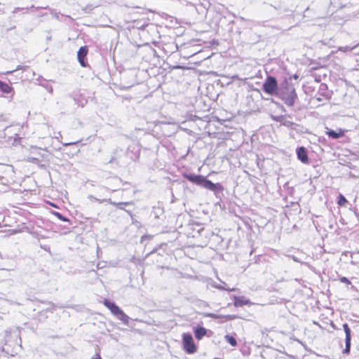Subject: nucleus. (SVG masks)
Segmentation results:
<instances>
[{
  "label": "nucleus",
  "instance_id": "obj_13",
  "mask_svg": "<svg viewBox=\"0 0 359 359\" xmlns=\"http://www.w3.org/2000/svg\"><path fill=\"white\" fill-rule=\"evenodd\" d=\"M0 90L4 93H10L13 88L7 83L0 81Z\"/></svg>",
  "mask_w": 359,
  "mask_h": 359
},
{
  "label": "nucleus",
  "instance_id": "obj_20",
  "mask_svg": "<svg viewBox=\"0 0 359 359\" xmlns=\"http://www.w3.org/2000/svg\"><path fill=\"white\" fill-rule=\"evenodd\" d=\"M121 309L116 304L115 306L110 311L115 316L118 314Z\"/></svg>",
  "mask_w": 359,
  "mask_h": 359
},
{
  "label": "nucleus",
  "instance_id": "obj_9",
  "mask_svg": "<svg viewBox=\"0 0 359 359\" xmlns=\"http://www.w3.org/2000/svg\"><path fill=\"white\" fill-rule=\"evenodd\" d=\"M326 133L332 139H338L344 135V131L341 128L338 129V130L328 129Z\"/></svg>",
  "mask_w": 359,
  "mask_h": 359
},
{
  "label": "nucleus",
  "instance_id": "obj_27",
  "mask_svg": "<svg viewBox=\"0 0 359 359\" xmlns=\"http://www.w3.org/2000/svg\"><path fill=\"white\" fill-rule=\"evenodd\" d=\"M74 101L75 102V104H78V105H81L82 107H83V104H79V102H78V99L76 98H74Z\"/></svg>",
  "mask_w": 359,
  "mask_h": 359
},
{
  "label": "nucleus",
  "instance_id": "obj_25",
  "mask_svg": "<svg viewBox=\"0 0 359 359\" xmlns=\"http://www.w3.org/2000/svg\"><path fill=\"white\" fill-rule=\"evenodd\" d=\"M205 316L206 317H210V318H218V316L216 314L212 313H206Z\"/></svg>",
  "mask_w": 359,
  "mask_h": 359
},
{
  "label": "nucleus",
  "instance_id": "obj_37",
  "mask_svg": "<svg viewBox=\"0 0 359 359\" xmlns=\"http://www.w3.org/2000/svg\"><path fill=\"white\" fill-rule=\"evenodd\" d=\"M15 336L16 337H18V335L17 334V333H15Z\"/></svg>",
  "mask_w": 359,
  "mask_h": 359
},
{
  "label": "nucleus",
  "instance_id": "obj_4",
  "mask_svg": "<svg viewBox=\"0 0 359 359\" xmlns=\"http://www.w3.org/2000/svg\"><path fill=\"white\" fill-rule=\"evenodd\" d=\"M182 344L184 350L189 354L196 352V346L194 344L192 335L190 333H183Z\"/></svg>",
  "mask_w": 359,
  "mask_h": 359
},
{
  "label": "nucleus",
  "instance_id": "obj_5",
  "mask_svg": "<svg viewBox=\"0 0 359 359\" xmlns=\"http://www.w3.org/2000/svg\"><path fill=\"white\" fill-rule=\"evenodd\" d=\"M343 329L345 332V348L342 351V353L348 354L351 350V330L347 323L343 324Z\"/></svg>",
  "mask_w": 359,
  "mask_h": 359
},
{
  "label": "nucleus",
  "instance_id": "obj_12",
  "mask_svg": "<svg viewBox=\"0 0 359 359\" xmlns=\"http://www.w3.org/2000/svg\"><path fill=\"white\" fill-rule=\"evenodd\" d=\"M116 317L121 320L123 324L128 325L129 323V317L123 311V310H121L118 314L116 316Z\"/></svg>",
  "mask_w": 359,
  "mask_h": 359
},
{
  "label": "nucleus",
  "instance_id": "obj_3",
  "mask_svg": "<svg viewBox=\"0 0 359 359\" xmlns=\"http://www.w3.org/2000/svg\"><path fill=\"white\" fill-rule=\"evenodd\" d=\"M262 90L270 95H278L280 89L278 88L277 79L273 76H268L262 85Z\"/></svg>",
  "mask_w": 359,
  "mask_h": 359
},
{
  "label": "nucleus",
  "instance_id": "obj_15",
  "mask_svg": "<svg viewBox=\"0 0 359 359\" xmlns=\"http://www.w3.org/2000/svg\"><path fill=\"white\" fill-rule=\"evenodd\" d=\"M224 338L226 341L232 346H236L237 345L236 339L233 337L226 334L225 335Z\"/></svg>",
  "mask_w": 359,
  "mask_h": 359
},
{
  "label": "nucleus",
  "instance_id": "obj_16",
  "mask_svg": "<svg viewBox=\"0 0 359 359\" xmlns=\"http://www.w3.org/2000/svg\"><path fill=\"white\" fill-rule=\"evenodd\" d=\"M347 203H348V201L346 200V198L342 194H340L338 196V202H337L339 205L344 206Z\"/></svg>",
  "mask_w": 359,
  "mask_h": 359
},
{
  "label": "nucleus",
  "instance_id": "obj_21",
  "mask_svg": "<svg viewBox=\"0 0 359 359\" xmlns=\"http://www.w3.org/2000/svg\"><path fill=\"white\" fill-rule=\"evenodd\" d=\"M215 287L217 289H219V290H227V291H234L235 290V288H232V289L226 288L223 285H216Z\"/></svg>",
  "mask_w": 359,
  "mask_h": 359
},
{
  "label": "nucleus",
  "instance_id": "obj_11",
  "mask_svg": "<svg viewBox=\"0 0 359 359\" xmlns=\"http://www.w3.org/2000/svg\"><path fill=\"white\" fill-rule=\"evenodd\" d=\"M250 304V301L248 299H246L244 297H234V306H243L244 305H248Z\"/></svg>",
  "mask_w": 359,
  "mask_h": 359
},
{
  "label": "nucleus",
  "instance_id": "obj_35",
  "mask_svg": "<svg viewBox=\"0 0 359 359\" xmlns=\"http://www.w3.org/2000/svg\"><path fill=\"white\" fill-rule=\"evenodd\" d=\"M316 99H317V100H318V101H322V100H322V98H321L320 97H317Z\"/></svg>",
  "mask_w": 359,
  "mask_h": 359
},
{
  "label": "nucleus",
  "instance_id": "obj_10",
  "mask_svg": "<svg viewBox=\"0 0 359 359\" xmlns=\"http://www.w3.org/2000/svg\"><path fill=\"white\" fill-rule=\"evenodd\" d=\"M208 330L201 326H198L194 328V335L198 340H201L205 335L207 334Z\"/></svg>",
  "mask_w": 359,
  "mask_h": 359
},
{
  "label": "nucleus",
  "instance_id": "obj_14",
  "mask_svg": "<svg viewBox=\"0 0 359 359\" xmlns=\"http://www.w3.org/2000/svg\"><path fill=\"white\" fill-rule=\"evenodd\" d=\"M279 121H280L281 124L286 126V127H292L294 123L292 122L291 121L288 120L287 118L281 116L278 119Z\"/></svg>",
  "mask_w": 359,
  "mask_h": 359
},
{
  "label": "nucleus",
  "instance_id": "obj_29",
  "mask_svg": "<svg viewBox=\"0 0 359 359\" xmlns=\"http://www.w3.org/2000/svg\"><path fill=\"white\" fill-rule=\"evenodd\" d=\"M26 68V67H22L20 65H19L16 69L15 71H17V70H19V69H25Z\"/></svg>",
  "mask_w": 359,
  "mask_h": 359
},
{
  "label": "nucleus",
  "instance_id": "obj_26",
  "mask_svg": "<svg viewBox=\"0 0 359 359\" xmlns=\"http://www.w3.org/2000/svg\"><path fill=\"white\" fill-rule=\"evenodd\" d=\"M327 88V86L325 84H321L320 86V90H324Z\"/></svg>",
  "mask_w": 359,
  "mask_h": 359
},
{
  "label": "nucleus",
  "instance_id": "obj_6",
  "mask_svg": "<svg viewBox=\"0 0 359 359\" xmlns=\"http://www.w3.org/2000/svg\"><path fill=\"white\" fill-rule=\"evenodd\" d=\"M88 47L84 46H81L77 52V59L80 65L83 67L87 66V62L85 60V57L88 54Z\"/></svg>",
  "mask_w": 359,
  "mask_h": 359
},
{
  "label": "nucleus",
  "instance_id": "obj_2",
  "mask_svg": "<svg viewBox=\"0 0 359 359\" xmlns=\"http://www.w3.org/2000/svg\"><path fill=\"white\" fill-rule=\"evenodd\" d=\"M278 95L289 107L294 105L297 97L294 86L287 80H285L282 83H280V91Z\"/></svg>",
  "mask_w": 359,
  "mask_h": 359
},
{
  "label": "nucleus",
  "instance_id": "obj_17",
  "mask_svg": "<svg viewBox=\"0 0 359 359\" xmlns=\"http://www.w3.org/2000/svg\"><path fill=\"white\" fill-rule=\"evenodd\" d=\"M104 305L108 308L110 311L115 306L116 304L108 299H104L103 302Z\"/></svg>",
  "mask_w": 359,
  "mask_h": 359
},
{
  "label": "nucleus",
  "instance_id": "obj_23",
  "mask_svg": "<svg viewBox=\"0 0 359 359\" xmlns=\"http://www.w3.org/2000/svg\"><path fill=\"white\" fill-rule=\"evenodd\" d=\"M340 281L348 285L351 284V281L346 277L340 278Z\"/></svg>",
  "mask_w": 359,
  "mask_h": 359
},
{
  "label": "nucleus",
  "instance_id": "obj_24",
  "mask_svg": "<svg viewBox=\"0 0 359 359\" xmlns=\"http://www.w3.org/2000/svg\"><path fill=\"white\" fill-rule=\"evenodd\" d=\"M0 122H8L7 117L4 114H0Z\"/></svg>",
  "mask_w": 359,
  "mask_h": 359
},
{
  "label": "nucleus",
  "instance_id": "obj_18",
  "mask_svg": "<svg viewBox=\"0 0 359 359\" xmlns=\"http://www.w3.org/2000/svg\"><path fill=\"white\" fill-rule=\"evenodd\" d=\"M54 215L62 221L69 222V219L66 217L63 216L60 212H55Z\"/></svg>",
  "mask_w": 359,
  "mask_h": 359
},
{
  "label": "nucleus",
  "instance_id": "obj_38",
  "mask_svg": "<svg viewBox=\"0 0 359 359\" xmlns=\"http://www.w3.org/2000/svg\"><path fill=\"white\" fill-rule=\"evenodd\" d=\"M358 252L359 253V251Z\"/></svg>",
  "mask_w": 359,
  "mask_h": 359
},
{
  "label": "nucleus",
  "instance_id": "obj_19",
  "mask_svg": "<svg viewBox=\"0 0 359 359\" xmlns=\"http://www.w3.org/2000/svg\"><path fill=\"white\" fill-rule=\"evenodd\" d=\"M34 8L36 9V10L38 9V8H35V6L34 5H32L29 8V9H34ZM20 10H25V8H20V7L15 8L14 10L13 11V13H16L17 12H18V11H20ZM25 10H27V11L29 10V8H25Z\"/></svg>",
  "mask_w": 359,
  "mask_h": 359
},
{
  "label": "nucleus",
  "instance_id": "obj_28",
  "mask_svg": "<svg viewBox=\"0 0 359 359\" xmlns=\"http://www.w3.org/2000/svg\"><path fill=\"white\" fill-rule=\"evenodd\" d=\"M46 88L49 93H53V87L52 86H47Z\"/></svg>",
  "mask_w": 359,
  "mask_h": 359
},
{
  "label": "nucleus",
  "instance_id": "obj_30",
  "mask_svg": "<svg viewBox=\"0 0 359 359\" xmlns=\"http://www.w3.org/2000/svg\"><path fill=\"white\" fill-rule=\"evenodd\" d=\"M8 127V125H0V128L6 129Z\"/></svg>",
  "mask_w": 359,
  "mask_h": 359
},
{
  "label": "nucleus",
  "instance_id": "obj_34",
  "mask_svg": "<svg viewBox=\"0 0 359 359\" xmlns=\"http://www.w3.org/2000/svg\"><path fill=\"white\" fill-rule=\"evenodd\" d=\"M74 143H66L64 145L65 146H69V145H72V144H74Z\"/></svg>",
  "mask_w": 359,
  "mask_h": 359
},
{
  "label": "nucleus",
  "instance_id": "obj_36",
  "mask_svg": "<svg viewBox=\"0 0 359 359\" xmlns=\"http://www.w3.org/2000/svg\"><path fill=\"white\" fill-rule=\"evenodd\" d=\"M112 161H114V158H112L109 161V163H111Z\"/></svg>",
  "mask_w": 359,
  "mask_h": 359
},
{
  "label": "nucleus",
  "instance_id": "obj_7",
  "mask_svg": "<svg viewBox=\"0 0 359 359\" xmlns=\"http://www.w3.org/2000/svg\"><path fill=\"white\" fill-rule=\"evenodd\" d=\"M88 198L90 199V200H94V201H98L100 203L104 202V201H107V202H108L109 203H110V204H111L113 205H116L118 208L121 209V210L124 209L123 208V205H131L132 204L131 202L116 203V202L111 201V200L110 198L109 199H98V198L94 197L92 195H89L88 196Z\"/></svg>",
  "mask_w": 359,
  "mask_h": 359
},
{
  "label": "nucleus",
  "instance_id": "obj_32",
  "mask_svg": "<svg viewBox=\"0 0 359 359\" xmlns=\"http://www.w3.org/2000/svg\"><path fill=\"white\" fill-rule=\"evenodd\" d=\"M93 359H102L99 354H97L96 357Z\"/></svg>",
  "mask_w": 359,
  "mask_h": 359
},
{
  "label": "nucleus",
  "instance_id": "obj_33",
  "mask_svg": "<svg viewBox=\"0 0 359 359\" xmlns=\"http://www.w3.org/2000/svg\"><path fill=\"white\" fill-rule=\"evenodd\" d=\"M298 77H299V76H298L297 74H294V75H293V78H294V79H298Z\"/></svg>",
  "mask_w": 359,
  "mask_h": 359
},
{
  "label": "nucleus",
  "instance_id": "obj_1",
  "mask_svg": "<svg viewBox=\"0 0 359 359\" xmlns=\"http://www.w3.org/2000/svg\"><path fill=\"white\" fill-rule=\"evenodd\" d=\"M182 176L193 184L213 191L215 195L224 190V187L220 183H213L205 176L194 173H184Z\"/></svg>",
  "mask_w": 359,
  "mask_h": 359
},
{
  "label": "nucleus",
  "instance_id": "obj_8",
  "mask_svg": "<svg viewBox=\"0 0 359 359\" xmlns=\"http://www.w3.org/2000/svg\"><path fill=\"white\" fill-rule=\"evenodd\" d=\"M297 158L303 163H309L307 150L304 147H299L296 149Z\"/></svg>",
  "mask_w": 359,
  "mask_h": 359
},
{
  "label": "nucleus",
  "instance_id": "obj_31",
  "mask_svg": "<svg viewBox=\"0 0 359 359\" xmlns=\"http://www.w3.org/2000/svg\"><path fill=\"white\" fill-rule=\"evenodd\" d=\"M323 96H324V97L326 99V100H328L330 98V95L328 94H323Z\"/></svg>",
  "mask_w": 359,
  "mask_h": 359
},
{
  "label": "nucleus",
  "instance_id": "obj_22",
  "mask_svg": "<svg viewBox=\"0 0 359 359\" xmlns=\"http://www.w3.org/2000/svg\"><path fill=\"white\" fill-rule=\"evenodd\" d=\"M11 334V331H9V330H6L5 331V344H6L8 343L9 339H8L7 338Z\"/></svg>",
  "mask_w": 359,
  "mask_h": 359
}]
</instances>
